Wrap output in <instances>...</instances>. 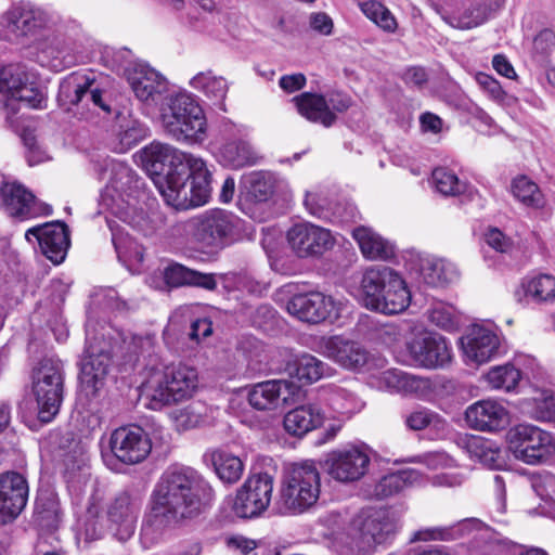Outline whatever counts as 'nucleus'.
<instances>
[{"label": "nucleus", "instance_id": "obj_1", "mask_svg": "<svg viewBox=\"0 0 555 555\" xmlns=\"http://www.w3.org/2000/svg\"><path fill=\"white\" fill-rule=\"evenodd\" d=\"M143 166L151 175L167 205L184 210L207 203L211 193V173L198 156L175 146L153 142L142 150Z\"/></svg>", "mask_w": 555, "mask_h": 555}, {"label": "nucleus", "instance_id": "obj_2", "mask_svg": "<svg viewBox=\"0 0 555 555\" xmlns=\"http://www.w3.org/2000/svg\"><path fill=\"white\" fill-rule=\"evenodd\" d=\"M212 489L193 468L175 466L160 477L153 494L150 520L157 527L180 525L202 513Z\"/></svg>", "mask_w": 555, "mask_h": 555}, {"label": "nucleus", "instance_id": "obj_3", "mask_svg": "<svg viewBox=\"0 0 555 555\" xmlns=\"http://www.w3.org/2000/svg\"><path fill=\"white\" fill-rule=\"evenodd\" d=\"M321 476L313 461L292 464L284 473L276 508L282 515H299L318 502Z\"/></svg>", "mask_w": 555, "mask_h": 555}, {"label": "nucleus", "instance_id": "obj_4", "mask_svg": "<svg viewBox=\"0 0 555 555\" xmlns=\"http://www.w3.org/2000/svg\"><path fill=\"white\" fill-rule=\"evenodd\" d=\"M160 119L164 130L178 142L203 143L207 135V120L197 101L186 92L171 94L162 104Z\"/></svg>", "mask_w": 555, "mask_h": 555}, {"label": "nucleus", "instance_id": "obj_5", "mask_svg": "<svg viewBox=\"0 0 555 555\" xmlns=\"http://www.w3.org/2000/svg\"><path fill=\"white\" fill-rule=\"evenodd\" d=\"M397 529V521L388 511L362 512L348 526L347 548L356 555H373L395 537Z\"/></svg>", "mask_w": 555, "mask_h": 555}, {"label": "nucleus", "instance_id": "obj_6", "mask_svg": "<svg viewBox=\"0 0 555 555\" xmlns=\"http://www.w3.org/2000/svg\"><path fill=\"white\" fill-rule=\"evenodd\" d=\"M197 384L198 375L195 369L183 364L167 366L145 386L149 408L160 410L166 405L188 400L194 395Z\"/></svg>", "mask_w": 555, "mask_h": 555}, {"label": "nucleus", "instance_id": "obj_7", "mask_svg": "<svg viewBox=\"0 0 555 555\" xmlns=\"http://www.w3.org/2000/svg\"><path fill=\"white\" fill-rule=\"evenodd\" d=\"M31 390L38 404V416L49 423L59 413L64 396V369L61 360L44 358L34 369Z\"/></svg>", "mask_w": 555, "mask_h": 555}, {"label": "nucleus", "instance_id": "obj_8", "mask_svg": "<svg viewBox=\"0 0 555 555\" xmlns=\"http://www.w3.org/2000/svg\"><path fill=\"white\" fill-rule=\"evenodd\" d=\"M506 442L513 456L529 465L542 464L555 453L553 435L528 423L511 427L506 434Z\"/></svg>", "mask_w": 555, "mask_h": 555}, {"label": "nucleus", "instance_id": "obj_9", "mask_svg": "<svg viewBox=\"0 0 555 555\" xmlns=\"http://www.w3.org/2000/svg\"><path fill=\"white\" fill-rule=\"evenodd\" d=\"M236 218L225 210H210L189 219L183 229L202 248H222L233 234Z\"/></svg>", "mask_w": 555, "mask_h": 555}, {"label": "nucleus", "instance_id": "obj_10", "mask_svg": "<svg viewBox=\"0 0 555 555\" xmlns=\"http://www.w3.org/2000/svg\"><path fill=\"white\" fill-rule=\"evenodd\" d=\"M112 359L111 341L104 336H91L87 328V347L81 361L80 388L87 397L95 396L103 387Z\"/></svg>", "mask_w": 555, "mask_h": 555}, {"label": "nucleus", "instance_id": "obj_11", "mask_svg": "<svg viewBox=\"0 0 555 555\" xmlns=\"http://www.w3.org/2000/svg\"><path fill=\"white\" fill-rule=\"evenodd\" d=\"M286 311L299 321L317 324L336 321L345 310V302L321 292L294 294L285 302Z\"/></svg>", "mask_w": 555, "mask_h": 555}, {"label": "nucleus", "instance_id": "obj_12", "mask_svg": "<svg viewBox=\"0 0 555 555\" xmlns=\"http://www.w3.org/2000/svg\"><path fill=\"white\" fill-rule=\"evenodd\" d=\"M111 453H103L104 461L117 460L127 465L143 462L151 453L152 443L149 435L140 426H122L116 428L108 440Z\"/></svg>", "mask_w": 555, "mask_h": 555}, {"label": "nucleus", "instance_id": "obj_13", "mask_svg": "<svg viewBox=\"0 0 555 555\" xmlns=\"http://www.w3.org/2000/svg\"><path fill=\"white\" fill-rule=\"evenodd\" d=\"M59 101L63 105H81L88 109L112 113L106 92L100 89L93 78L82 74H70L61 81Z\"/></svg>", "mask_w": 555, "mask_h": 555}, {"label": "nucleus", "instance_id": "obj_14", "mask_svg": "<svg viewBox=\"0 0 555 555\" xmlns=\"http://www.w3.org/2000/svg\"><path fill=\"white\" fill-rule=\"evenodd\" d=\"M134 95L147 106H162L171 94L167 79L144 63H129L122 68Z\"/></svg>", "mask_w": 555, "mask_h": 555}, {"label": "nucleus", "instance_id": "obj_15", "mask_svg": "<svg viewBox=\"0 0 555 555\" xmlns=\"http://www.w3.org/2000/svg\"><path fill=\"white\" fill-rule=\"evenodd\" d=\"M274 479L267 473L248 477L237 490L233 511L242 518H253L262 514L270 505Z\"/></svg>", "mask_w": 555, "mask_h": 555}, {"label": "nucleus", "instance_id": "obj_16", "mask_svg": "<svg viewBox=\"0 0 555 555\" xmlns=\"http://www.w3.org/2000/svg\"><path fill=\"white\" fill-rule=\"evenodd\" d=\"M292 251L302 259L320 258L331 250L335 243V236L328 229L311 222L294 224L286 234Z\"/></svg>", "mask_w": 555, "mask_h": 555}, {"label": "nucleus", "instance_id": "obj_17", "mask_svg": "<svg viewBox=\"0 0 555 555\" xmlns=\"http://www.w3.org/2000/svg\"><path fill=\"white\" fill-rule=\"evenodd\" d=\"M217 157L222 165L234 169L254 166L262 158L245 139L244 127L234 124L223 125Z\"/></svg>", "mask_w": 555, "mask_h": 555}, {"label": "nucleus", "instance_id": "obj_18", "mask_svg": "<svg viewBox=\"0 0 555 555\" xmlns=\"http://www.w3.org/2000/svg\"><path fill=\"white\" fill-rule=\"evenodd\" d=\"M370 462V455L364 447L349 446L328 453L327 474L336 481L353 482L366 474Z\"/></svg>", "mask_w": 555, "mask_h": 555}, {"label": "nucleus", "instance_id": "obj_19", "mask_svg": "<svg viewBox=\"0 0 555 555\" xmlns=\"http://www.w3.org/2000/svg\"><path fill=\"white\" fill-rule=\"evenodd\" d=\"M318 351L348 371H360L370 363V352L364 346L340 335L322 337L318 343Z\"/></svg>", "mask_w": 555, "mask_h": 555}, {"label": "nucleus", "instance_id": "obj_20", "mask_svg": "<svg viewBox=\"0 0 555 555\" xmlns=\"http://www.w3.org/2000/svg\"><path fill=\"white\" fill-rule=\"evenodd\" d=\"M1 205L4 211L21 220L52 214V207L36 199L35 195L17 182H4L0 188Z\"/></svg>", "mask_w": 555, "mask_h": 555}, {"label": "nucleus", "instance_id": "obj_21", "mask_svg": "<svg viewBox=\"0 0 555 555\" xmlns=\"http://www.w3.org/2000/svg\"><path fill=\"white\" fill-rule=\"evenodd\" d=\"M298 387L287 379L257 383L248 390V403L257 411L275 412L294 402Z\"/></svg>", "mask_w": 555, "mask_h": 555}, {"label": "nucleus", "instance_id": "obj_22", "mask_svg": "<svg viewBox=\"0 0 555 555\" xmlns=\"http://www.w3.org/2000/svg\"><path fill=\"white\" fill-rule=\"evenodd\" d=\"M29 486L26 477L17 472L0 474V525L14 521L26 507Z\"/></svg>", "mask_w": 555, "mask_h": 555}, {"label": "nucleus", "instance_id": "obj_23", "mask_svg": "<svg viewBox=\"0 0 555 555\" xmlns=\"http://www.w3.org/2000/svg\"><path fill=\"white\" fill-rule=\"evenodd\" d=\"M25 238L37 242L41 253L54 264L64 261L70 245L68 228L61 221L33 227L26 231Z\"/></svg>", "mask_w": 555, "mask_h": 555}, {"label": "nucleus", "instance_id": "obj_24", "mask_svg": "<svg viewBox=\"0 0 555 555\" xmlns=\"http://www.w3.org/2000/svg\"><path fill=\"white\" fill-rule=\"evenodd\" d=\"M408 350L414 363L426 369L441 367L452 358L447 339L437 333H418L408 343Z\"/></svg>", "mask_w": 555, "mask_h": 555}, {"label": "nucleus", "instance_id": "obj_25", "mask_svg": "<svg viewBox=\"0 0 555 555\" xmlns=\"http://www.w3.org/2000/svg\"><path fill=\"white\" fill-rule=\"evenodd\" d=\"M182 334L198 343L212 335V322L208 318L194 319L193 307L181 306L169 318L164 330V339L166 344L173 345Z\"/></svg>", "mask_w": 555, "mask_h": 555}, {"label": "nucleus", "instance_id": "obj_26", "mask_svg": "<svg viewBox=\"0 0 555 555\" xmlns=\"http://www.w3.org/2000/svg\"><path fill=\"white\" fill-rule=\"evenodd\" d=\"M465 361L472 364H483L498 356L501 346L498 334L483 326H474L461 338Z\"/></svg>", "mask_w": 555, "mask_h": 555}, {"label": "nucleus", "instance_id": "obj_27", "mask_svg": "<svg viewBox=\"0 0 555 555\" xmlns=\"http://www.w3.org/2000/svg\"><path fill=\"white\" fill-rule=\"evenodd\" d=\"M467 424L477 430L496 431L508 424V412L499 402L481 400L470 405L465 413Z\"/></svg>", "mask_w": 555, "mask_h": 555}, {"label": "nucleus", "instance_id": "obj_28", "mask_svg": "<svg viewBox=\"0 0 555 555\" xmlns=\"http://www.w3.org/2000/svg\"><path fill=\"white\" fill-rule=\"evenodd\" d=\"M139 509V504L126 492L112 502L107 515L118 540L126 541L134 533Z\"/></svg>", "mask_w": 555, "mask_h": 555}, {"label": "nucleus", "instance_id": "obj_29", "mask_svg": "<svg viewBox=\"0 0 555 555\" xmlns=\"http://www.w3.org/2000/svg\"><path fill=\"white\" fill-rule=\"evenodd\" d=\"M397 273L385 266H374L365 270L361 280L364 306L373 310L380 297L395 280Z\"/></svg>", "mask_w": 555, "mask_h": 555}, {"label": "nucleus", "instance_id": "obj_30", "mask_svg": "<svg viewBox=\"0 0 555 555\" xmlns=\"http://www.w3.org/2000/svg\"><path fill=\"white\" fill-rule=\"evenodd\" d=\"M379 387L389 391L411 393L425 397L431 391V383L428 378L415 376L400 370H387L380 373Z\"/></svg>", "mask_w": 555, "mask_h": 555}, {"label": "nucleus", "instance_id": "obj_31", "mask_svg": "<svg viewBox=\"0 0 555 555\" xmlns=\"http://www.w3.org/2000/svg\"><path fill=\"white\" fill-rule=\"evenodd\" d=\"M362 255L369 260H388L395 256V246L372 228L360 225L352 230Z\"/></svg>", "mask_w": 555, "mask_h": 555}, {"label": "nucleus", "instance_id": "obj_32", "mask_svg": "<svg viewBox=\"0 0 555 555\" xmlns=\"http://www.w3.org/2000/svg\"><path fill=\"white\" fill-rule=\"evenodd\" d=\"M324 421L321 409L305 404L288 411L283 420L284 429L292 436L301 437L320 427Z\"/></svg>", "mask_w": 555, "mask_h": 555}, {"label": "nucleus", "instance_id": "obj_33", "mask_svg": "<svg viewBox=\"0 0 555 555\" xmlns=\"http://www.w3.org/2000/svg\"><path fill=\"white\" fill-rule=\"evenodd\" d=\"M298 113L312 122H320L324 127H331L336 115L330 109V106L323 95L310 92H304L293 98Z\"/></svg>", "mask_w": 555, "mask_h": 555}, {"label": "nucleus", "instance_id": "obj_34", "mask_svg": "<svg viewBox=\"0 0 555 555\" xmlns=\"http://www.w3.org/2000/svg\"><path fill=\"white\" fill-rule=\"evenodd\" d=\"M286 371L292 377L304 384H313L330 375L332 369L317 357L301 353L287 362Z\"/></svg>", "mask_w": 555, "mask_h": 555}, {"label": "nucleus", "instance_id": "obj_35", "mask_svg": "<svg viewBox=\"0 0 555 555\" xmlns=\"http://www.w3.org/2000/svg\"><path fill=\"white\" fill-rule=\"evenodd\" d=\"M481 522L478 519H465L453 526L429 527L414 531L410 538V542H428V541H453L473 529H478Z\"/></svg>", "mask_w": 555, "mask_h": 555}, {"label": "nucleus", "instance_id": "obj_36", "mask_svg": "<svg viewBox=\"0 0 555 555\" xmlns=\"http://www.w3.org/2000/svg\"><path fill=\"white\" fill-rule=\"evenodd\" d=\"M10 27L18 36H27L47 23L46 13L31 4H22L9 13Z\"/></svg>", "mask_w": 555, "mask_h": 555}, {"label": "nucleus", "instance_id": "obj_37", "mask_svg": "<svg viewBox=\"0 0 555 555\" xmlns=\"http://www.w3.org/2000/svg\"><path fill=\"white\" fill-rule=\"evenodd\" d=\"M421 482V475L415 469H402L383 476L374 487L378 499L396 495L405 489Z\"/></svg>", "mask_w": 555, "mask_h": 555}, {"label": "nucleus", "instance_id": "obj_38", "mask_svg": "<svg viewBox=\"0 0 555 555\" xmlns=\"http://www.w3.org/2000/svg\"><path fill=\"white\" fill-rule=\"evenodd\" d=\"M421 272L424 282L431 286H444L455 282L460 276L456 266L442 258L424 260Z\"/></svg>", "mask_w": 555, "mask_h": 555}, {"label": "nucleus", "instance_id": "obj_39", "mask_svg": "<svg viewBox=\"0 0 555 555\" xmlns=\"http://www.w3.org/2000/svg\"><path fill=\"white\" fill-rule=\"evenodd\" d=\"M411 301V295L406 288L405 282L397 274L396 279L387 288L385 295L377 301L373 311L384 314H396L404 311Z\"/></svg>", "mask_w": 555, "mask_h": 555}, {"label": "nucleus", "instance_id": "obj_40", "mask_svg": "<svg viewBox=\"0 0 555 555\" xmlns=\"http://www.w3.org/2000/svg\"><path fill=\"white\" fill-rule=\"evenodd\" d=\"M520 288L527 299L535 304L555 301V278L551 274L540 273L522 280Z\"/></svg>", "mask_w": 555, "mask_h": 555}, {"label": "nucleus", "instance_id": "obj_41", "mask_svg": "<svg viewBox=\"0 0 555 555\" xmlns=\"http://www.w3.org/2000/svg\"><path fill=\"white\" fill-rule=\"evenodd\" d=\"M210 461L218 477L227 483L236 482L243 475L242 460L224 450H215L210 453Z\"/></svg>", "mask_w": 555, "mask_h": 555}, {"label": "nucleus", "instance_id": "obj_42", "mask_svg": "<svg viewBox=\"0 0 555 555\" xmlns=\"http://www.w3.org/2000/svg\"><path fill=\"white\" fill-rule=\"evenodd\" d=\"M276 178L270 171H253L245 177L247 195L256 203L267 202L274 193Z\"/></svg>", "mask_w": 555, "mask_h": 555}, {"label": "nucleus", "instance_id": "obj_43", "mask_svg": "<svg viewBox=\"0 0 555 555\" xmlns=\"http://www.w3.org/2000/svg\"><path fill=\"white\" fill-rule=\"evenodd\" d=\"M190 86L216 102H222L228 93L225 79L214 75L211 70L196 74L190 80Z\"/></svg>", "mask_w": 555, "mask_h": 555}, {"label": "nucleus", "instance_id": "obj_44", "mask_svg": "<svg viewBox=\"0 0 555 555\" xmlns=\"http://www.w3.org/2000/svg\"><path fill=\"white\" fill-rule=\"evenodd\" d=\"M31 78L26 67L21 64H10L0 67V92L8 94L11 99L20 90L23 83Z\"/></svg>", "mask_w": 555, "mask_h": 555}, {"label": "nucleus", "instance_id": "obj_45", "mask_svg": "<svg viewBox=\"0 0 555 555\" xmlns=\"http://www.w3.org/2000/svg\"><path fill=\"white\" fill-rule=\"evenodd\" d=\"M521 378L520 371L512 364L492 367L486 375V379L493 389L513 390Z\"/></svg>", "mask_w": 555, "mask_h": 555}, {"label": "nucleus", "instance_id": "obj_46", "mask_svg": "<svg viewBox=\"0 0 555 555\" xmlns=\"http://www.w3.org/2000/svg\"><path fill=\"white\" fill-rule=\"evenodd\" d=\"M433 183L436 190L444 196H457L466 192L467 184L448 168H436L433 171Z\"/></svg>", "mask_w": 555, "mask_h": 555}, {"label": "nucleus", "instance_id": "obj_47", "mask_svg": "<svg viewBox=\"0 0 555 555\" xmlns=\"http://www.w3.org/2000/svg\"><path fill=\"white\" fill-rule=\"evenodd\" d=\"M405 425L411 430H423L431 427L438 431H443L447 428V422L436 412L422 408L412 411L405 416Z\"/></svg>", "mask_w": 555, "mask_h": 555}, {"label": "nucleus", "instance_id": "obj_48", "mask_svg": "<svg viewBox=\"0 0 555 555\" xmlns=\"http://www.w3.org/2000/svg\"><path fill=\"white\" fill-rule=\"evenodd\" d=\"M149 129L138 120H128L120 126L117 134L118 143L115 150L125 153L137 145L147 135Z\"/></svg>", "mask_w": 555, "mask_h": 555}, {"label": "nucleus", "instance_id": "obj_49", "mask_svg": "<svg viewBox=\"0 0 555 555\" xmlns=\"http://www.w3.org/2000/svg\"><path fill=\"white\" fill-rule=\"evenodd\" d=\"M208 408L201 402H194L177 412L173 417L179 429H192L207 424Z\"/></svg>", "mask_w": 555, "mask_h": 555}, {"label": "nucleus", "instance_id": "obj_50", "mask_svg": "<svg viewBox=\"0 0 555 555\" xmlns=\"http://www.w3.org/2000/svg\"><path fill=\"white\" fill-rule=\"evenodd\" d=\"M351 519L347 513L328 512L321 518V524L328 530V534L347 547L348 526Z\"/></svg>", "mask_w": 555, "mask_h": 555}, {"label": "nucleus", "instance_id": "obj_51", "mask_svg": "<svg viewBox=\"0 0 555 555\" xmlns=\"http://www.w3.org/2000/svg\"><path fill=\"white\" fill-rule=\"evenodd\" d=\"M527 414L537 421L550 422L555 418V397L541 393L526 402Z\"/></svg>", "mask_w": 555, "mask_h": 555}, {"label": "nucleus", "instance_id": "obj_52", "mask_svg": "<svg viewBox=\"0 0 555 555\" xmlns=\"http://www.w3.org/2000/svg\"><path fill=\"white\" fill-rule=\"evenodd\" d=\"M16 93L17 94H14L12 100H18L30 108L41 109L47 105L46 89L36 81L30 80V78H27Z\"/></svg>", "mask_w": 555, "mask_h": 555}, {"label": "nucleus", "instance_id": "obj_53", "mask_svg": "<svg viewBox=\"0 0 555 555\" xmlns=\"http://www.w3.org/2000/svg\"><path fill=\"white\" fill-rule=\"evenodd\" d=\"M36 517L43 527H56L61 518L59 502L52 495L38 499L36 502Z\"/></svg>", "mask_w": 555, "mask_h": 555}, {"label": "nucleus", "instance_id": "obj_54", "mask_svg": "<svg viewBox=\"0 0 555 555\" xmlns=\"http://www.w3.org/2000/svg\"><path fill=\"white\" fill-rule=\"evenodd\" d=\"M328 400L334 410L346 414L353 412L360 405V401L352 387L335 386L332 388Z\"/></svg>", "mask_w": 555, "mask_h": 555}, {"label": "nucleus", "instance_id": "obj_55", "mask_svg": "<svg viewBox=\"0 0 555 555\" xmlns=\"http://www.w3.org/2000/svg\"><path fill=\"white\" fill-rule=\"evenodd\" d=\"M513 195L521 203L528 206H539L541 204V193L538 185L527 177H518L512 183Z\"/></svg>", "mask_w": 555, "mask_h": 555}, {"label": "nucleus", "instance_id": "obj_56", "mask_svg": "<svg viewBox=\"0 0 555 555\" xmlns=\"http://www.w3.org/2000/svg\"><path fill=\"white\" fill-rule=\"evenodd\" d=\"M428 319L443 330H452L456 325L455 309L444 302H436L428 310Z\"/></svg>", "mask_w": 555, "mask_h": 555}, {"label": "nucleus", "instance_id": "obj_57", "mask_svg": "<svg viewBox=\"0 0 555 555\" xmlns=\"http://www.w3.org/2000/svg\"><path fill=\"white\" fill-rule=\"evenodd\" d=\"M193 269L180 263H173L166 268L164 278L166 283L172 287L189 286Z\"/></svg>", "mask_w": 555, "mask_h": 555}, {"label": "nucleus", "instance_id": "obj_58", "mask_svg": "<svg viewBox=\"0 0 555 555\" xmlns=\"http://www.w3.org/2000/svg\"><path fill=\"white\" fill-rule=\"evenodd\" d=\"M476 81L479 87L489 95L493 101H503L505 92L503 91L500 82L492 76L479 73L476 75Z\"/></svg>", "mask_w": 555, "mask_h": 555}, {"label": "nucleus", "instance_id": "obj_59", "mask_svg": "<svg viewBox=\"0 0 555 555\" xmlns=\"http://www.w3.org/2000/svg\"><path fill=\"white\" fill-rule=\"evenodd\" d=\"M401 78L406 86L422 89L428 81V74L424 67L411 66L402 72Z\"/></svg>", "mask_w": 555, "mask_h": 555}, {"label": "nucleus", "instance_id": "obj_60", "mask_svg": "<svg viewBox=\"0 0 555 555\" xmlns=\"http://www.w3.org/2000/svg\"><path fill=\"white\" fill-rule=\"evenodd\" d=\"M227 546L236 555H248L257 547V542L243 535H232L227 539Z\"/></svg>", "mask_w": 555, "mask_h": 555}, {"label": "nucleus", "instance_id": "obj_61", "mask_svg": "<svg viewBox=\"0 0 555 555\" xmlns=\"http://www.w3.org/2000/svg\"><path fill=\"white\" fill-rule=\"evenodd\" d=\"M189 282V286L203 288L209 292L215 291L218 285L215 273H204L197 270L192 271Z\"/></svg>", "mask_w": 555, "mask_h": 555}, {"label": "nucleus", "instance_id": "obj_62", "mask_svg": "<svg viewBox=\"0 0 555 555\" xmlns=\"http://www.w3.org/2000/svg\"><path fill=\"white\" fill-rule=\"evenodd\" d=\"M555 47V34L552 30L544 29L540 31L533 40V50L541 54H548Z\"/></svg>", "mask_w": 555, "mask_h": 555}, {"label": "nucleus", "instance_id": "obj_63", "mask_svg": "<svg viewBox=\"0 0 555 555\" xmlns=\"http://www.w3.org/2000/svg\"><path fill=\"white\" fill-rule=\"evenodd\" d=\"M486 242L500 253H507L512 246L511 241L498 229H491L486 234Z\"/></svg>", "mask_w": 555, "mask_h": 555}, {"label": "nucleus", "instance_id": "obj_64", "mask_svg": "<svg viewBox=\"0 0 555 555\" xmlns=\"http://www.w3.org/2000/svg\"><path fill=\"white\" fill-rule=\"evenodd\" d=\"M310 26L321 35L328 36L333 30L332 18L323 12L313 13L310 16Z\"/></svg>", "mask_w": 555, "mask_h": 555}]
</instances>
